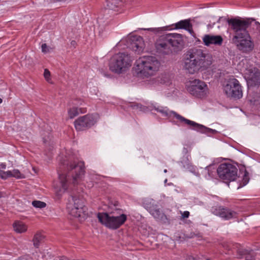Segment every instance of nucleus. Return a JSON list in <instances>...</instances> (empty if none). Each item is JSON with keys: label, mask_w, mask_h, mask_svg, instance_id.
Wrapping results in <instances>:
<instances>
[{"label": "nucleus", "mask_w": 260, "mask_h": 260, "mask_svg": "<svg viewBox=\"0 0 260 260\" xmlns=\"http://www.w3.org/2000/svg\"><path fill=\"white\" fill-rule=\"evenodd\" d=\"M10 172V177H13L18 179L24 177L23 175L17 169H14Z\"/></svg>", "instance_id": "nucleus-25"}, {"label": "nucleus", "mask_w": 260, "mask_h": 260, "mask_svg": "<svg viewBox=\"0 0 260 260\" xmlns=\"http://www.w3.org/2000/svg\"><path fill=\"white\" fill-rule=\"evenodd\" d=\"M219 177L225 182L235 180L237 177L238 169L236 166L231 164H220L217 169Z\"/></svg>", "instance_id": "nucleus-9"}, {"label": "nucleus", "mask_w": 260, "mask_h": 260, "mask_svg": "<svg viewBox=\"0 0 260 260\" xmlns=\"http://www.w3.org/2000/svg\"><path fill=\"white\" fill-rule=\"evenodd\" d=\"M211 64L210 56L201 49L193 48L189 50L184 60V68L189 74H194L201 69Z\"/></svg>", "instance_id": "nucleus-4"}, {"label": "nucleus", "mask_w": 260, "mask_h": 260, "mask_svg": "<svg viewBox=\"0 0 260 260\" xmlns=\"http://www.w3.org/2000/svg\"><path fill=\"white\" fill-rule=\"evenodd\" d=\"M243 181H244V185H245L246 184H247V183L248 182V179L247 178V177H245L243 179Z\"/></svg>", "instance_id": "nucleus-37"}, {"label": "nucleus", "mask_w": 260, "mask_h": 260, "mask_svg": "<svg viewBox=\"0 0 260 260\" xmlns=\"http://www.w3.org/2000/svg\"><path fill=\"white\" fill-rule=\"evenodd\" d=\"M133 109L141 111H145V107L138 103H131L129 106Z\"/></svg>", "instance_id": "nucleus-26"}, {"label": "nucleus", "mask_w": 260, "mask_h": 260, "mask_svg": "<svg viewBox=\"0 0 260 260\" xmlns=\"http://www.w3.org/2000/svg\"><path fill=\"white\" fill-rule=\"evenodd\" d=\"M223 90L228 97L239 99L243 96L242 89L239 82H223Z\"/></svg>", "instance_id": "nucleus-14"}, {"label": "nucleus", "mask_w": 260, "mask_h": 260, "mask_svg": "<svg viewBox=\"0 0 260 260\" xmlns=\"http://www.w3.org/2000/svg\"><path fill=\"white\" fill-rule=\"evenodd\" d=\"M253 20L246 19H232L229 21L235 32L233 42L237 48L244 52H248L254 48V43L247 30Z\"/></svg>", "instance_id": "nucleus-2"}, {"label": "nucleus", "mask_w": 260, "mask_h": 260, "mask_svg": "<svg viewBox=\"0 0 260 260\" xmlns=\"http://www.w3.org/2000/svg\"><path fill=\"white\" fill-rule=\"evenodd\" d=\"M14 230L17 233H23L27 230V225L21 221H16L13 223Z\"/></svg>", "instance_id": "nucleus-21"}, {"label": "nucleus", "mask_w": 260, "mask_h": 260, "mask_svg": "<svg viewBox=\"0 0 260 260\" xmlns=\"http://www.w3.org/2000/svg\"><path fill=\"white\" fill-rule=\"evenodd\" d=\"M234 81H238V80L236 79H234ZM232 81H233V80H232Z\"/></svg>", "instance_id": "nucleus-43"}, {"label": "nucleus", "mask_w": 260, "mask_h": 260, "mask_svg": "<svg viewBox=\"0 0 260 260\" xmlns=\"http://www.w3.org/2000/svg\"><path fill=\"white\" fill-rule=\"evenodd\" d=\"M202 40L204 45L206 46H220L223 42L222 38L219 35H205Z\"/></svg>", "instance_id": "nucleus-16"}, {"label": "nucleus", "mask_w": 260, "mask_h": 260, "mask_svg": "<svg viewBox=\"0 0 260 260\" xmlns=\"http://www.w3.org/2000/svg\"><path fill=\"white\" fill-rule=\"evenodd\" d=\"M107 3L108 9L114 10L116 8L122 6L123 2L122 0H111L110 2H107Z\"/></svg>", "instance_id": "nucleus-23"}, {"label": "nucleus", "mask_w": 260, "mask_h": 260, "mask_svg": "<svg viewBox=\"0 0 260 260\" xmlns=\"http://www.w3.org/2000/svg\"><path fill=\"white\" fill-rule=\"evenodd\" d=\"M251 103L253 102V104H255V101H253L252 100H250Z\"/></svg>", "instance_id": "nucleus-41"}, {"label": "nucleus", "mask_w": 260, "mask_h": 260, "mask_svg": "<svg viewBox=\"0 0 260 260\" xmlns=\"http://www.w3.org/2000/svg\"><path fill=\"white\" fill-rule=\"evenodd\" d=\"M97 217L103 225L112 230L119 228L126 220V216L123 214L115 216L107 213H99Z\"/></svg>", "instance_id": "nucleus-8"}, {"label": "nucleus", "mask_w": 260, "mask_h": 260, "mask_svg": "<svg viewBox=\"0 0 260 260\" xmlns=\"http://www.w3.org/2000/svg\"><path fill=\"white\" fill-rule=\"evenodd\" d=\"M67 208L71 215L75 217H80L85 212L84 201L79 196H72L68 200Z\"/></svg>", "instance_id": "nucleus-10"}, {"label": "nucleus", "mask_w": 260, "mask_h": 260, "mask_svg": "<svg viewBox=\"0 0 260 260\" xmlns=\"http://www.w3.org/2000/svg\"><path fill=\"white\" fill-rule=\"evenodd\" d=\"M161 66L160 60L156 57L143 56L136 60L132 72L134 76L148 78L155 76Z\"/></svg>", "instance_id": "nucleus-3"}, {"label": "nucleus", "mask_w": 260, "mask_h": 260, "mask_svg": "<svg viewBox=\"0 0 260 260\" xmlns=\"http://www.w3.org/2000/svg\"><path fill=\"white\" fill-rule=\"evenodd\" d=\"M237 252L240 257H244L245 260H255L256 254L253 250L240 248L237 250Z\"/></svg>", "instance_id": "nucleus-19"}, {"label": "nucleus", "mask_w": 260, "mask_h": 260, "mask_svg": "<svg viewBox=\"0 0 260 260\" xmlns=\"http://www.w3.org/2000/svg\"><path fill=\"white\" fill-rule=\"evenodd\" d=\"M18 260H27L25 258H19Z\"/></svg>", "instance_id": "nucleus-40"}, {"label": "nucleus", "mask_w": 260, "mask_h": 260, "mask_svg": "<svg viewBox=\"0 0 260 260\" xmlns=\"http://www.w3.org/2000/svg\"><path fill=\"white\" fill-rule=\"evenodd\" d=\"M193 81L197 82V81H200L199 80H194Z\"/></svg>", "instance_id": "nucleus-45"}, {"label": "nucleus", "mask_w": 260, "mask_h": 260, "mask_svg": "<svg viewBox=\"0 0 260 260\" xmlns=\"http://www.w3.org/2000/svg\"><path fill=\"white\" fill-rule=\"evenodd\" d=\"M3 102V100L1 98H0V104H1Z\"/></svg>", "instance_id": "nucleus-42"}, {"label": "nucleus", "mask_w": 260, "mask_h": 260, "mask_svg": "<svg viewBox=\"0 0 260 260\" xmlns=\"http://www.w3.org/2000/svg\"><path fill=\"white\" fill-rule=\"evenodd\" d=\"M186 88L192 95L198 98H204L208 93V88L205 82H188Z\"/></svg>", "instance_id": "nucleus-15"}, {"label": "nucleus", "mask_w": 260, "mask_h": 260, "mask_svg": "<svg viewBox=\"0 0 260 260\" xmlns=\"http://www.w3.org/2000/svg\"><path fill=\"white\" fill-rule=\"evenodd\" d=\"M189 215V212L188 211H184L182 213V216L183 218H188Z\"/></svg>", "instance_id": "nucleus-35"}, {"label": "nucleus", "mask_w": 260, "mask_h": 260, "mask_svg": "<svg viewBox=\"0 0 260 260\" xmlns=\"http://www.w3.org/2000/svg\"><path fill=\"white\" fill-rule=\"evenodd\" d=\"M32 205L36 208H43L46 207V204L45 202L40 201H34L32 202Z\"/></svg>", "instance_id": "nucleus-27"}, {"label": "nucleus", "mask_w": 260, "mask_h": 260, "mask_svg": "<svg viewBox=\"0 0 260 260\" xmlns=\"http://www.w3.org/2000/svg\"><path fill=\"white\" fill-rule=\"evenodd\" d=\"M172 75L169 73H165L162 75V79L164 80H170L172 79Z\"/></svg>", "instance_id": "nucleus-33"}, {"label": "nucleus", "mask_w": 260, "mask_h": 260, "mask_svg": "<svg viewBox=\"0 0 260 260\" xmlns=\"http://www.w3.org/2000/svg\"><path fill=\"white\" fill-rule=\"evenodd\" d=\"M44 236L41 233L38 232L35 235L32 239L33 245L36 247L38 248L40 243L43 242L44 239Z\"/></svg>", "instance_id": "nucleus-22"}, {"label": "nucleus", "mask_w": 260, "mask_h": 260, "mask_svg": "<svg viewBox=\"0 0 260 260\" xmlns=\"http://www.w3.org/2000/svg\"><path fill=\"white\" fill-rule=\"evenodd\" d=\"M6 169V165L5 163H1L0 164V170L3 169L5 170Z\"/></svg>", "instance_id": "nucleus-36"}, {"label": "nucleus", "mask_w": 260, "mask_h": 260, "mask_svg": "<svg viewBox=\"0 0 260 260\" xmlns=\"http://www.w3.org/2000/svg\"><path fill=\"white\" fill-rule=\"evenodd\" d=\"M183 46V40L181 35L177 33H168L159 37L156 42V48L164 54L172 53V49H180Z\"/></svg>", "instance_id": "nucleus-5"}, {"label": "nucleus", "mask_w": 260, "mask_h": 260, "mask_svg": "<svg viewBox=\"0 0 260 260\" xmlns=\"http://www.w3.org/2000/svg\"><path fill=\"white\" fill-rule=\"evenodd\" d=\"M244 78L246 81H260V71L256 68L246 70L244 73Z\"/></svg>", "instance_id": "nucleus-18"}, {"label": "nucleus", "mask_w": 260, "mask_h": 260, "mask_svg": "<svg viewBox=\"0 0 260 260\" xmlns=\"http://www.w3.org/2000/svg\"><path fill=\"white\" fill-rule=\"evenodd\" d=\"M167 179H166V180H165V182L166 183V182H167Z\"/></svg>", "instance_id": "nucleus-46"}, {"label": "nucleus", "mask_w": 260, "mask_h": 260, "mask_svg": "<svg viewBox=\"0 0 260 260\" xmlns=\"http://www.w3.org/2000/svg\"><path fill=\"white\" fill-rule=\"evenodd\" d=\"M10 171H4L2 170H0V177L4 179H7L8 177H10Z\"/></svg>", "instance_id": "nucleus-30"}, {"label": "nucleus", "mask_w": 260, "mask_h": 260, "mask_svg": "<svg viewBox=\"0 0 260 260\" xmlns=\"http://www.w3.org/2000/svg\"><path fill=\"white\" fill-rule=\"evenodd\" d=\"M133 58L128 54L118 53L114 55L110 59L109 68L116 73H121L126 71L132 66Z\"/></svg>", "instance_id": "nucleus-7"}, {"label": "nucleus", "mask_w": 260, "mask_h": 260, "mask_svg": "<svg viewBox=\"0 0 260 260\" xmlns=\"http://www.w3.org/2000/svg\"><path fill=\"white\" fill-rule=\"evenodd\" d=\"M154 109L157 112L160 113L162 116H170L173 115L181 122L186 124L187 125L190 126V127H192L193 129L197 131L207 134H215L217 133V131L215 129H212L206 127L203 125L195 122L194 121L187 119L174 111H169V110L167 107H155Z\"/></svg>", "instance_id": "nucleus-6"}, {"label": "nucleus", "mask_w": 260, "mask_h": 260, "mask_svg": "<svg viewBox=\"0 0 260 260\" xmlns=\"http://www.w3.org/2000/svg\"><path fill=\"white\" fill-rule=\"evenodd\" d=\"M173 25L175 26V29H184L189 32L190 34L192 32V25L189 20H181L173 24Z\"/></svg>", "instance_id": "nucleus-20"}, {"label": "nucleus", "mask_w": 260, "mask_h": 260, "mask_svg": "<svg viewBox=\"0 0 260 260\" xmlns=\"http://www.w3.org/2000/svg\"><path fill=\"white\" fill-rule=\"evenodd\" d=\"M144 207L150 214L157 220L166 222L167 220L166 215L155 204V201L151 199H145L143 202Z\"/></svg>", "instance_id": "nucleus-12"}, {"label": "nucleus", "mask_w": 260, "mask_h": 260, "mask_svg": "<svg viewBox=\"0 0 260 260\" xmlns=\"http://www.w3.org/2000/svg\"><path fill=\"white\" fill-rule=\"evenodd\" d=\"M62 167L58 172L59 182L54 184V189L56 197L60 199L67 190L70 177L72 176L73 183L75 184L80 181L84 174V169L81 165H76L70 157L62 162Z\"/></svg>", "instance_id": "nucleus-1"}, {"label": "nucleus", "mask_w": 260, "mask_h": 260, "mask_svg": "<svg viewBox=\"0 0 260 260\" xmlns=\"http://www.w3.org/2000/svg\"><path fill=\"white\" fill-rule=\"evenodd\" d=\"M256 23L258 24V28L259 30L260 31V24L258 22H256Z\"/></svg>", "instance_id": "nucleus-38"}, {"label": "nucleus", "mask_w": 260, "mask_h": 260, "mask_svg": "<svg viewBox=\"0 0 260 260\" xmlns=\"http://www.w3.org/2000/svg\"><path fill=\"white\" fill-rule=\"evenodd\" d=\"M99 119L97 113L87 114L81 116L74 122V125L77 131H83L93 125Z\"/></svg>", "instance_id": "nucleus-13"}, {"label": "nucleus", "mask_w": 260, "mask_h": 260, "mask_svg": "<svg viewBox=\"0 0 260 260\" xmlns=\"http://www.w3.org/2000/svg\"><path fill=\"white\" fill-rule=\"evenodd\" d=\"M206 171H207L208 172V176H206V178L207 179H210L212 178V174L211 172L209 171V167H206Z\"/></svg>", "instance_id": "nucleus-34"}, {"label": "nucleus", "mask_w": 260, "mask_h": 260, "mask_svg": "<svg viewBox=\"0 0 260 260\" xmlns=\"http://www.w3.org/2000/svg\"><path fill=\"white\" fill-rule=\"evenodd\" d=\"M50 76L51 74L49 71L48 69H45L44 72V76L45 79L47 81L50 80Z\"/></svg>", "instance_id": "nucleus-32"}, {"label": "nucleus", "mask_w": 260, "mask_h": 260, "mask_svg": "<svg viewBox=\"0 0 260 260\" xmlns=\"http://www.w3.org/2000/svg\"><path fill=\"white\" fill-rule=\"evenodd\" d=\"M194 260H202L201 258H193Z\"/></svg>", "instance_id": "nucleus-39"}, {"label": "nucleus", "mask_w": 260, "mask_h": 260, "mask_svg": "<svg viewBox=\"0 0 260 260\" xmlns=\"http://www.w3.org/2000/svg\"><path fill=\"white\" fill-rule=\"evenodd\" d=\"M42 51L44 53L50 52L52 50V48L50 46L46 45V44H43L41 46Z\"/></svg>", "instance_id": "nucleus-29"}, {"label": "nucleus", "mask_w": 260, "mask_h": 260, "mask_svg": "<svg viewBox=\"0 0 260 260\" xmlns=\"http://www.w3.org/2000/svg\"><path fill=\"white\" fill-rule=\"evenodd\" d=\"M206 260H210L209 258H207Z\"/></svg>", "instance_id": "nucleus-47"}, {"label": "nucleus", "mask_w": 260, "mask_h": 260, "mask_svg": "<svg viewBox=\"0 0 260 260\" xmlns=\"http://www.w3.org/2000/svg\"><path fill=\"white\" fill-rule=\"evenodd\" d=\"M121 43H125V45L137 54L143 52L145 47L142 37L137 36H128L121 41Z\"/></svg>", "instance_id": "nucleus-11"}, {"label": "nucleus", "mask_w": 260, "mask_h": 260, "mask_svg": "<svg viewBox=\"0 0 260 260\" xmlns=\"http://www.w3.org/2000/svg\"><path fill=\"white\" fill-rule=\"evenodd\" d=\"M81 111V109H78L76 107H73L68 110V113L70 118L73 119L76 116H77L80 113H83Z\"/></svg>", "instance_id": "nucleus-24"}, {"label": "nucleus", "mask_w": 260, "mask_h": 260, "mask_svg": "<svg viewBox=\"0 0 260 260\" xmlns=\"http://www.w3.org/2000/svg\"><path fill=\"white\" fill-rule=\"evenodd\" d=\"M164 173H167V170L166 169H165V170H164Z\"/></svg>", "instance_id": "nucleus-44"}, {"label": "nucleus", "mask_w": 260, "mask_h": 260, "mask_svg": "<svg viewBox=\"0 0 260 260\" xmlns=\"http://www.w3.org/2000/svg\"><path fill=\"white\" fill-rule=\"evenodd\" d=\"M213 212L215 215L226 220L236 217L237 216V213L236 212L222 207H218L214 209Z\"/></svg>", "instance_id": "nucleus-17"}, {"label": "nucleus", "mask_w": 260, "mask_h": 260, "mask_svg": "<svg viewBox=\"0 0 260 260\" xmlns=\"http://www.w3.org/2000/svg\"><path fill=\"white\" fill-rule=\"evenodd\" d=\"M144 30H147L151 31H152L154 33H157L160 31L164 30V27H157V28H144Z\"/></svg>", "instance_id": "nucleus-31"}, {"label": "nucleus", "mask_w": 260, "mask_h": 260, "mask_svg": "<svg viewBox=\"0 0 260 260\" xmlns=\"http://www.w3.org/2000/svg\"><path fill=\"white\" fill-rule=\"evenodd\" d=\"M259 83L260 82H247L248 91L257 88L259 86Z\"/></svg>", "instance_id": "nucleus-28"}]
</instances>
